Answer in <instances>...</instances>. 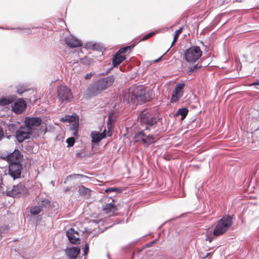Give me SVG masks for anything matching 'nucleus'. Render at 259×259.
Segmentation results:
<instances>
[{
  "label": "nucleus",
  "mask_w": 259,
  "mask_h": 259,
  "mask_svg": "<svg viewBox=\"0 0 259 259\" xmlns=\"http://www.w3.org/2000/svg\"><path fill=\"white\" fill-rule=\"evenodd\" d=\"M141 122L145 125V128L135 134L134 139L136 142H142L146 145L154 143L155 138L152 134L155 132L158 120L150 110H143L140 115Z\"/></svg>",
  "instance_id": "nucleus-1"
},
{
  "label": "nucleus",
  "mask_w": 259,
  "mask_h": 259,
  "mask_svg": "<svg viewBox=\"0 0 259 259\" xmlns=\"http://www.w3.org/2000/svg\"><path fill=\"white\" fill-rule=\"evenodd\" d=\"M149 96L142 86H136L133 88L131 91L124 95L123 100L127 103L142 104L148 100Z\"/></svg>",
  "instance_id": "nucleus-2"
},
{
  "label": "nucleus",
  "mask_w": 259,
  "mask_h": 259,
  "mask_svg": "<svg viewBox=\"0 0 259 259\" xmlns=\"http://www.w3.org/2000/svg\"><path fill=\"white\" fill-rule=\"evenodd\" d=\"M232 224V217L229 215L223 217L217 224L213 234L214 236H220L225 233Z\"/></svg>",
  "instance_id": "nucleus-3"
},
{
  "label": "nucleus",
  "mask_w": 259,
  "mask_h": 259,
  "mask_svg": "<svg viewBox=\"0 0 259 259\" xmlns=\"http://www.w3.org/2000/svg\"><path fill=\"white\" fill-rule=\"evenodd\" d=\"M2 185L1 187L2 188V190L6 192L8 196L14 198L20 197L28 193L27 188L23 184L21 183L17 185H14L12 188L7 187L6 190L3 187L4 185L2 184Z\"/></svg>",
  "instance_id": "nucleus-4"
},
{
  "label": "nucleus",
  "mask_w": 259,
  "mask_h": 259,
  "mask_svg": "<svg viewBox=\"0 0 259 259\" xmlns=\"http://www.w3.org/2000/svg\"><path fill=\"white\" fill-rule=\"evenodd\" d=\"M202 51L198 46H192L186 49L184 53V58L190 63H195L202 56Z\"/></svg>",
  "instance_id": "nucleus-5"
},
{
  "label": "nucleus",
  "mask_w": 259,
  "mask_h": 259,
  "mask_svg": "<svg viewBox=\"0 0 259 259\" xmlns=\"http://www.w3.org/2000/svg\"><path fill=\"white\" fill-rule=\"evenodd\" d=\"M58 98L61 103H67L70 102L73 98V95L69 88L60 85L58 88Z\"/></svg>",
  "instance_id": "nucleus-6"
},
{
  "label": "nucleus",
  "mask_w": 259,
  "mask_h": 259,
  "mask_svg": "<svg viewBox=\"0 0 259 259\" xmlns=\"http://www.w3.org/2000/svg\"><path fill=\"white\" fill-rule=\"evenodd\" d=\"M32 130L25 124L21 126L16 132V137L20 143L25 140L29 139L32 135Z\"/></svg>",
  "instance_id": "nucleus-7"
},
{
  "label": "nucleus",
  "mask_w": 259,
  "mask_h": 259,
  "mask_svg": "<svg viewBox=\"0 0 259 259\" xmlns=\"http://www.w3.org/2000/svg\"><path fill=\"white\" fill-rule=\"evenodd\" d=\"M22 165L21 163H9L8 174L15 180L20 178Z\"/></svg>",
  "instance_id": "nucleus-8"
},
{
  "label": "nucleus",
  "mask_w": 259,
  "mask_h": 259,
  "mask_svg": "<svg viewBox=\"0 0 259 259\" xmlns=\"http://www.w3.org/2000/svg\"><path fill=\"white\" fill-rule=\"evenodd\" d=\"M185 86L184 83H178L176 85L171 95V102L172 103H176L183 96Z\"/></svg>",
  "instance_id": "nucleus-9"
},
{
  "label": "nucleus",
  "mask_w": 259,
  "mask_h": 259,
  "mask_svg": "<svg viewBox=\"0 0 259 259\" xmlns=\"http://www.w3.org/2000/svg\"><path fill=\"white\" fill-rule=\"evenodd\" d=\"M103 90L98 81L91 84L87 89L86 95L88 97H94L99 94Z\"/></svg>",
  "instance_id": "nucleus-10"
},
{
  "label": "nucleus",
  "mask_w": 259,
  "mask_h": 259,
  "mask_svg": "<svg viewBox=\"0 0 259 259\" xmlns=\"http://www.w3.org/2000/svg\"><path fill=\"white\" fill-rule=\"evenodd\" d=\"M42 122V120L39 117H27L25 118L24 123L26 126L30 127L32 131L35 127L39 126Z\"/></svg>",
  "instance_id": "nucleus-11"
},
{
  "label": "nucleus",
  "mask_w": 259,
  "mask_h": 259,
  "mask_svg": "<svg viewBox=\"0 0 259 259\" xmlns=\"http://www.w3.org/2000/svg\"><path fill=\"white\" fill-rule=\"evenodd\" d=\"M23 155L18 150H15L13 152L7 156L8 161L9 163H21Z\"/></svg>",
  "instance_id": "nucleus-12"
},
{
  "label": "nucleus",
  "mask_w": 259,
  "mask_h": 259,
  "mask_svg": "<svg viewBox=\"0 0 259 259\" xmlns=\"http://www.w3.org/2000/svg\"><path fill=\"white\" fill-rule=\"evenodd\" d=\"M26 104L23 99L17 100L12 106V110L16 114H21L25 109Z\"/></svg>",
  "instance_id": "nucleus-13"
},
{
  "label": "nucleus",
  "mask_w": 259,
  "mask_h": 259,
  "mask_svg": "<svg viewBox=\"0 0 259 259\" xmlns=\"http://www.w3.org/2000/svg\"><path fill=\"white\" fill-rule=\"evenodd\" d=\"M115 80V77L113 75H109L106 77L101 78L98 80V82L100 85L103 91L111 86Z\"/></svg>",
  "instance_id": "nucleus-14"
},
{
  "label": "nucleus",
  "mask_w": 259,
  "mask_h": 259,
  "mask_svg": "<svg viewBox=\"0 0 259 259\" xmlns=\"http://www.w3.org/2000/svg\"><path fill=\"white\" fill-rule=\"evenodd\" d=\"M65 42L66 45L70 48H76L82 46L81 41L72 35L66 37Z\"/></svg>",
  "instance_id": "nucleus-15"
},
{
  "label": "nucleus",
  "mask_w": 259,
  "mask_h": 259,
  "mask_svg": "<svg viewBox=\"0 0 259 259\" xmlns=\"http://www.w3.org/2000/svg\"><path fill=\"white\" fill-rule=\"evenodd\" d=\"M66 235L70 242L74 244L78 243L79 240V235L73 228H70L66 231Z\"/></svg>",
  "instance_id": "nucleus-16"
},
{
  "label": "nucleus",
  "mask_w": 259,
  "mask_h": 259,
  "mask_svg": "<svg viewBox=\"0 0 259 259\" xmlns=\"http://www.w3.org/2000/svg\"><path fill=\"white\" fill-rule=\"evenodd\" d=\"M80 251V249L77 246L67 247L65 249V254L69 259H76Z\"/></svg>",
  "instance_id": "nucleus-17"
},
{
  "label": "nucleus",
  "mask_w": 259,
  "mask_h": 259,
  "mask_svg": "<svg viewBox=\"0 0 259 259\" xmlns=\"http://www.w3.org/2000/svg\"><path fill=\"white\" fill-rule=\"evenodd\" d=\"M91 137L92 138L91 142L92 146L95 144L99 145V142L103 139L100 135V133L97 131L92 132Z\"/></svg>",
  "instance_id": "nucleus-18"
},
{
  "label": "nucleus",
  "mask_w": 259,
  "mask_h": 259,
  "mask_svg": "<svg viewBox=\"0 0 259 259\" xmlns=\"http://www.w3.org/2000/svg\"><path fill=\"white\" fill-rule=\"evenodd\" d=\"M126 57L124 55L116 53L112 59V64L114 67H117L120 63L125 60Z\"/></svg>",
  "instance_id": "nucleus-19"
},
{
  "label": "nucleus",
  "mask_w": 259,
  "mask_h": 259,
  "mask_svg": "<svg viewBox=\"0 0 259 259\" xmlns=\"http://www.w3.org/2000/svg\"><path fill=\"white\" fill-rule=\"evenodd\" d=\"M16 97L14 95L8 97H3L0 98V105L6 106L13 103L16 100Z\"/></svg>",
  "instance_id": "nucleus-20"
},
{
  "label": "nucleus",
  "mask_w": 259,
  "mask_h": 259,
  "mask_svg": "<svg viewBox=\"0 0 259 259\" xmlns=\"http://www.w3.org/2000/svg\"><path fill=\"white\" fill-rule=\"evenodd\" d=\"M117 210L116 206L112 203H106L103 207V210L106 213L114 212Z\"/></svg>",
  "instance_id": "nucleus-21"
},
{
  "label": "nucleus",
  "mask_w": 259,
  "mask_h": 259,
  "mask_svg": "<svg viewBox=\"0 0 259 259\" xmlns=\"http://www.w3.org/2000/svg\"><path fill=\"white\" fill-rule=\"evenodd\" d=\"M78 192L80 195L85 198H89L91 196V190L81 185L78 189Z\"/></svg>",
  "instance_id": "nucleus-22"
},
{
  "label": "nucleus",
  "mask_w": 259,
  "mask_h": 259,
  "mask_svg": "<svg viewBox=\"0 0 259 259\" xmlns=\"http://www.w3.org/2000/svg\"><path fill=\"white\" fill-rule=\"evenodd\" d=\"M84 48L85 49H91L93 51H101V46L96 43H93L92 42H88L85 44Z\"/></svg>",
  "instance_id": "nucleus-23"
},
{
  "label": "nucleus",
  "mask_w": 259,
  "mask_h": 259,
  "mask_svg": "<svg viewBox=\"0 0 259 259\" xmlns=\"http://www.w3.org/2000/svg\"><path fill=\"white\" fill-rule=\"evenodd\" d=\"M51 204V201L49 199H43L41 201H39L37 205L42 208V211L48 208Z\"/></svg>",
  "instance_id": "nucleus-24"
},
{
  "label": "nucleus",
  "mask_w": 259,
  "mask_h": 259,
  "mask_svg": "<svg viewBox=\"0 0 259 259\" xmlns=\"http://www.w3.org/2000/svg\"><path fill=\"white\" fill-rule=\"evenodd\" d=\"M188 109L186 107H183L182 108H180L178 110L176 113V116H178L181 115V119L183 120L186 118V116L188 114Z\"/></svg>",
  "instance_id": "nucleus-25"
},
{
  "label": "nucleus",
  "mask_w": 259,
  "mask_h": 259,
  "mask_svg": "<svg viewBox=\"0 0 259 259\" xmlns=\"http://www.w3.org/2000/svg\"><path fill=\"white\" fill-rule=\"evenodd\" d=\"M42 210V208H40L37 205L32 206L30 209V213L32 215H36L39 214Z\"/></svg>",
  "instance_id": "nucleus-26"
},
{
  "label": "nucleus",
  "mask_w": 259,
  "mask_h": 259,
  "mask_svg": "<svg viewBox=\"0 0 259 259\" xmlns=\"http://www.w3.org/2000/svg\"><path fill=\"white\" fill-rule=\"evenodd\" d=\"M79 126L78 121L72 123L70 127V130L72 132V135L74 136L78 135V128Z\"/></svg>",
  "instance_id": "nucleus-27"
},
{
  "label": "nucleus",
  "mask_w": 259,
  "mask_h": 259,
  "mask_svg": "<svg viewBox=\"0 0 259 259\" xmlns=\"http://www.w3.org/2000/svg\"><path fill=\"white\" fill-rule=\"evenodd\" d=\"M201 68V65H199L198 63L192 66H189L188 67L187 73L189 74H192L193 72H195L198 69Z\"/></svg>",
  "instance_id": "nucleus-28"
},
{
  "label": "nucleus",
  "mask_w": 259,
  "mask_h": 259,
  "mask_svg": "<svg viewBox=\"0 0 259 259\" xmlns=\"http://www.w3.org/2000/svg\"><path fill=\"white\" fill-rule=\"evenodd\" d=\"M135 45L133 44V45L127 46L125 47L122 48L120 49L117 53L121 55V54H124L126 53L128 51L130 50L132 48L135 47Z\"/></svg>",
  "instance_id": "nucleus-29"
},
{
  "label": "nucleus",
  "mask_w": 259,
  "mask_h": 259,
  "mask_svg": "<svg viewBox=\"0 0 259 259\" xmlns=\"http://www.w3.org/2000/svg\"><path fill=\"white\" fill-rule=\"evenodd\" d=\"M183 29V27H181L180 29L176 31L174 37V40L171 43L170 47H172L174 43L177 40L179 35L182 32Z\"/></svg>",
  "instance_id": "nucleus-30"
},
{
  "label": "nucleus",
  "mask_w": 259,
  "mask_h": 259,
  "mask_svg": "<svg viewBox=\"0 0 259 259\" xmlns=\"http://www.w3.org/2000/svg\"><path fill=\"white\" fill-rule=\"evenodd\" d=\"M78 117L77 116H65V120L68 121V122H72L74 123L75 121H78Z\"/></svg>",
  "instance_id": "nucleus-31"
},
{
  "label": "nucleus",
  "mask_w": 259,
  "mask_h": 259,
  "mask_svg": "<svg viewBox=\"0 0 259 259\" xmlns=\"http://www.w3.org/2000/svg\"><path fill=\"white\" fill-rule=\"evenodd\" d=\"M105 192L107 193L116 192L118 193H120L121 192V190H120L119 188H117L111 187V188H109L105 190Z\"/></svg>",
  "instance_id": "nucleus-32"
},
{
  "label": "nucleus",
  "mask_w": 259,
  "mask_h": 259,
  "mask_svg": "<svg viewBox=\"0 0 259 259\" xmlns=\"http://www.w3.org/2000/svg\"><path fill=\"white\" fill-rule=\"evenodd\" d=\"M27 90L24 87L20 86L17 88L16 92L19 95H21L24 92L27 91Z\"/></svg>",
  "instance_id": "nucleus-33"
},
{
  "label": "nucleus",
  "mask_w": 259,
  "mask_h": 259,
  "mask_svg": "<svg viewBox=\"0 0 259 259\" xmlns=\"http://www.w3.org/2000/svg\"><path fill=\"white\" fill-rule=\"evenodd\" d=\"M75 142V140L74 138H69L67 139L66 143H67V147H70L73 146Z\"/></svg>",
  "instance_id": "nucleus-34"
},
{
  "label": "nucleus",
  "mask_w": 259,
  "mask_h": 259,
  "mask_svg": "<svg viewBox=\"0 0 259 259\" xmlns=\"http://www.w3.org/2000/svg\"><path fill=\"white\" fill-rule=\"evenodd\" d=\"M211 252H206L204 253L203 252H200L199 253V256L200 258L202 259H205L207 258V257L211 255Z\"/></svg>",
  "instance_id": "nucleus-35"
},
{
  "label": "nucleus",
  "mask_w": 259,
  "mask_h": 259,
  "mask_svg": "<svg viewBox=\"0 0 259 259\" xmlns=\"http://www.w3.org/2000/svg\"><path fill=\"white\" fill-rule=\"evenodd\" d=\"M155 34L154 31H152L148 34L145 35L141 39V41H145L146 39L149 38L151 36H152Z\"/></svg>",
  "instance_id": "nucleus-36"
},
{
  "label": "nucleus",
  "mask_w": 259,
  "mask_h": 259,
  "mask_svg": "<svg viewBox=\"0 0 259 259\" xmlns=\"http://www.w3.org/2000/svg\"><path fill=\"white\" fill-rule=\"evenodd\" d=\"M68 177H70V178L74 177V178H86V179L88 178V177L83 175H81V174L71 175H69Z\"/></svg>",
  "instance_id": "nucleus-37"
},
{
  "label": "nucleus",
  "mask_w": 259,
  "mask_h": 259,
  "mask_svg": "<svg viewBox=\"0 0 259 259\" xmlns=\"http://www.w3.org/2000/svg\"><path fill=\"white\" fill-rule=\"evenodd\" d=\"M249 86H254V89L259 90V80H256L255 82H253L250 83Z\"/></svg>",
  "instance_id": "nucleus-38"
},
{
  "label": "nucleus",
  "mask_w": 259,
  "mask_h": 259,
  "mask_svg": "<svg viewBox=\"0 0 259 259\" xmlns=\"http://www.w3.org/2000/svg\"><path fill=\"white\" fill-rule=\"evenodd\" d=\"M89 250V243H86L83 248L84 255H85L88 254Z\"/></svg>",
  "instance_id": "nucleus-39"
},
{
  "label": "nucleus",
  "mask_w": 259,
  "mask_h": 259,
  "mask_svg": "<svg viewBox=\"0 0 259 259\" xmlns=\"http://www.w3.org/2000/svg\"><path fill=\"white\" fill-rule=\"evenodd\" d=\"M107 131L106 130L105 128L104 130L103 131L102 133H100V135H101L102 138L103 139L107 137Z\"/></svg>",
  "instance_id": "nucleus-40"
},
{
  "label": "nucleus",
  "mask_w": 259,
  "mask_h": 259,
  "mask_svg": "<svg viewBox=\"0 0 259 259\" xmlns=\"http://www.w3.org/2000/svg\"><path fill=\"white\" fill-rule=\"evenodd\" d=\"M4 137V134L3 128L0 126V141L2 140V138Z\"/></svg>",
  "instance_id": "nucleus-41"
},
{
  "label": "nucleus",
  "mask_w": 259,
  "mask_h": 259,
  "mask_svg": "<svg viewBox=\"0 0 259 259\" xmlns=\"http://www.w3.org/2000/svg\"><path fill=\"white\" fill-rule=\"evenodd\" d=\"M93 73H88V74H87L85 76L84 78L86 79H89L91 78V77H92V76L93 75Z\"/></svg>",
  "instance_id": "nucleus-42"
},
{
  "label": "nucleus",
  "mask_w": 259,
  "mask_h": 259,
  "mask_svg": "<svg viewBox=\"0 0 259 259\" xmlns=\"http://www.w3.org/2000/svg\"><path fill=\"white\" fill-rule=\"evenodd\" d=\"M161 57H159L158 59H157L155 60V62H156L159 61L161 59Z\"/></svg>",
  "instance_id": "nucleus-43"
},
{
  "label": "nucleus",
  "mask_w": 259,
  "mask_h": 259,
  "mask_svg": "<svg viewBox=\"0 0 259 259\" xmlns=\"http://www.w3.org/2000/svg\"><path fill=\"white\" fill-rule=\"evenodd\" d=\"M62 121H66V120H65V117H63L62 118Z\"/></svg>",
  "instance_id": "nucleus-44"
},
{
  "label": "nucleus",
  "mask_w": 259,
  "mask_h": 259,
  "mask_svg": "<svg viewBox=\"0 0 259 259\" xmlns=\"http://www.w3.org/2000/svg\"><path fill=\"white\" fill-rule=\"evenodd\" d=\"M168 29V27H166V28H165V31H166V30H167Z\"/></svg>",
  "instance_id": "nucleus-45"
},
{
  "label": "nucleus",
  "mask_w": 259,
  "mask_h": 259,
  "mask_svg": "<svg viewBox=\"0 0 259 259\" xmlns=\"http://www.w3.org/2000/svg\"><path fill=\"white\" fill-rule=\"evenodd\" d=\"M29 31H30V29H28V32L29 33Z\"/></svg>",
  "instance_id": "nucleus-46"
},
{
  "label": "nucleus",
  "mask_w": 259,
  "mask_h": 259,
  "mask_svg": "<svg viewBox=\"0 0 259 259\" xmlns=\"http://www.w3.org/2000/svg\"><path fill=\"white\" fill-rule=\"evenodd\" d=\"M1 28H2L1 27H0Z\"/></svg>",
  "instance_id": "nucleus-47"
}]
</instances>
